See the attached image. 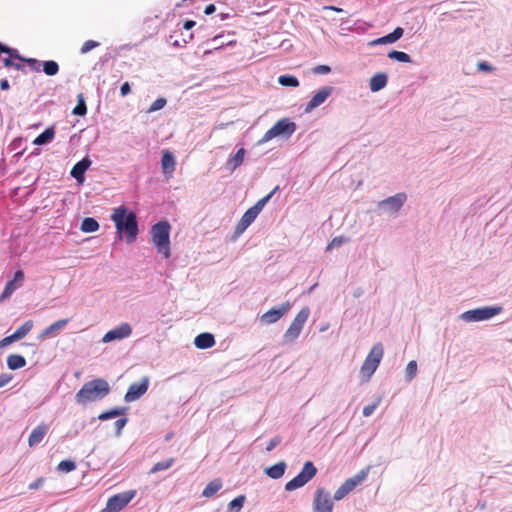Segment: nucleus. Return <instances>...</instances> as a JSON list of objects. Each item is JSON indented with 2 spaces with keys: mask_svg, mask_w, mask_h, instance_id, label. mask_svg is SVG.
<instances>
[{
  "mask_svg": "<svg viewBox=\"0 0 512 512\" xmlns=\"http://www.w3.org/2000/svg\"><path fill=\"white\" fill-rule=\"evenodd\" d=\"M111 219L115 223L118 233L125 234L127 242L131 243L136 239L138 235V224L134 212L127 213V208L120 206L113 209Z\"/></svg>",
  "mask_w": 512,
  "mask_h": 512,
  "instance_id": "obj_1",
  "label": "nucleus"
},
{
  "mask_svg": "<svg viewBox=\"0 0 512 512\" xmlns=\"http://www.w3.org/2000/svg\"><path fill=\"white\" fill-rule=\"evenodd\" d=\"M110 393L108 382L102 378L93 379L86 382L76 393V402L80 405L95 402L103 399Z\"/></svg>",
  "mask_w": 512,
  "mask_h": 512,
  "instance_id": "obj_2",
  "label": "nucleus"
},
{
  "mask_svg": "<svg viewBox=\"0 0 512 512\" xmlns=\"http://www.w3.org/2000/svg\"><path fill=\"white\" fill-rule=\"evenodd\" d=\"M170 229L168 221H160L151 228L152 242L164 258L170 257Z\"/></svg>",
  "mask_w": 512,
  "mask_h": 512,
  "instance_id": "obj_3",
  "label": "nucleus"
},
{
  "mask_svg": "<svg viewBox=\"0 0 512 512\" xmlns=\"http://www.w3.org/2000/svg\"><path fill=\"white\" fill-rule=\"evenodd\" d=\"M383 354L384 349L381 343H377L371 348L360 369L364 381H368L376 371L383 358Z\"/></svg>",
  "mask_w": 512,
  "mask_h": 512,
  "instance_id": "obj_4",
  "label": "nucleus"
},
{
  "mask_svg": "<svg viewBox=\"0 0 512 512\" xmlns=\"http://www.w3.org/2000/svg\"><path fill=\"white\" fill-rule=\"evenodd\" d=\"M309 315H310V310L308 307H303L297 313V315L294 317L290 326L288 327V329L286 330V332L283 335V340L285 343H292L299 337V335L304 327V324L308 320Z\"/></svg>",
  "mask_w": 512,
  "mask_h": 512,
  "instance_id": "obj_5",
  "label": "nucleus"
},
{
  "mask_svg": "<svg viewBox=\"0 0 512 512\" xmlns=\"http://www.w3.org/2000/svg\"><path fill=\"white\" fill-rule=\"evenodd\" d=\"M309 315H310V310L308 307H303L297 313V315L294 317L290 326L288 327V329L286 330V332L283 335V340L285 343H292L299 337V335L304 327V324L308 320Z\"/></svg>",
  "mask_w": 512,
  "mask_h": 512,
  "instance_id": "obj_6",
  "label": "nucleus"
},
{
  "mask_svg": "<svg viewBox=\"0 0 512 512\" xmlns=\"http://www.w3.org/2000/svg\"><path fill=\"white\" fill-rule=\"evenodd\" d=\"M502 311L501 306H485L462 313L461 318L466 322H478L488 320Z\"/></svg>",
  "mask_w": 512,
  "mask_h": 512,
  "instance_id": "obj_7",
  "label": "nucleus"
},
{
  "mask_svg": "<svg viewBox=\"0 0 512 512\" xmlns=\"http://www.w3.org/2000/svg\"><path fill=\"white\" fill-rule=\"evenodd\" d=\"M317 473V469L312 461H306L302 471L295 476L292 480L288 481L285 485L287 491H292L304 486L308 483Z\"/></svg>",
  "mask_w": 512,
  "mask_h": 512,
  "instance_id": "obj_8",
  "label": "nucleus"
},
{
  "mask_svg": "<svg viewBox=\"0 0 512 512\" xmlns=\"http://www.w3.org/2000/svg\"><path fill=\"white\" fill-rule=\"evenodd\" d=\"M317 473V469L312 461H306L302 471L295 476L292 480L288 481L285 485L287 491H292L304 486L308 483Z\"/></svg>",
  "mask_w": 512,
  "mask_h": 512,
  "instance_id": "obj_9",
  "label": "nucleus"
},
{
  "mask_svg": "<svg viewBox=\"0 0 512 512\" xmlns=\"http://www.w3.org/2000/svg\"><path fill=\"white\" fill-rule=\"evenodd\" d=\"M317 473V469L312 461H306L302 471L295 476L292 480L288 481L285 485L287 491H292L304 486L308 483Z\"/></svg>",
  "mask_w": 512,
  "mask_h": 512,
  "instance_id": "obj_10",
  "label": "nucleus"
},
{
  "mask_svg": "<svg viewBox=\"0 0 512 512\" xmlns=\"http://www.w3.org/2000/svg\"><path fill=\"white\" fill-rule=\"evenodd\" d=\"M296 130V124L287 118L277 121L263 136L262 141L268 142L280 135H292Z\"/></svg>",
  "mask_w": 512,
  "mask_h": 512,
  "instance_id": "obj_11",
  "label": "nucleus"
},
{
  "mask_svg": "<svg viewBox=\"0 0 512 512\" xmlns=\"http://www.w3.org/2000/svg\"><path fill=\"white\" fill-rule=\"evenodd\" d=\"M135 490H128L110 497L101 512H119L135 497Z\"/></svg>",
  "mask_w": 512,
  "mask_h": 512,
  "instance_id": "obj_12",
  "label": "nucleus"
},
{
  "mask_svg": "<svg viewBox=\"0 0 512 512\" xmlns=\"http://www.w3.org/2000/svg\"><path fill=\"white\" fill-rule=\"evenodd\" d=\"M334 503L328 491L317 488L314 493L312 512H333Z\"/></svg>",
  "mask_w": 512,
  "mask_h": 512,
  "instance_id": "obj_13",
  "label": "nucleus"
},
{
  "mask_svg": "<svg viewBox=\"0 0 512 512\" xmlns=\"http://www.w3.org/2000/svg\"><path fill=\"white\" fill-rule=\"evenodd\" d=\"M367 476V472L365 470H361L355 476L348 478L344 481V483L335 491L334 500H341L346 497L356 486L364 481Z\"/></svg>",
  "mask_w": 512,
  "mask_h": 512,
  "instance_id": "obj_14",
  "label": "nucleus"
},
{
  "mask_svg": "<svg viewBox=\"0 0 512 512\" xmlns=\"http://www.w3.org/2000/svg\"><path fill=\"white\" fill-rule=\"evenodd\" d=\"M149 387V378L143 377L139 383H132L125 396L124 399L126 402H133L139 399L142 395H144Z\"/></svg>",
  "mask_w": 512,
  "mask_h": 512,
  "instance_id": "obj_15",
  "label": "nucleus"
},
{
  "mask_svg": "<svg viewBox=\"0 0 512 512\" xmlns=\"http://www.w3.org/2000/svg\"><path fill=\"white\" fill-rule=\"evenodd\" d=\"M291 308V304L286 302L282 304L279 308H271L267 312H265L260 320L264 324H273L281 319Z\"/></svg>",
  "mask_w": 512,
  "mask_h": 512,
  "instance_id": "obj_16",
  "label": "nucleus"
},
{
  "mask_svg": "<svg viewBox=\"0 0 512 512\" xmlns=\"http://www.w3.org/2000/svg\"><path fill=\"white\" fill-rule=\"evenodd\" d=\"M132 333V328L128 323H122L120 326L108 331L102 338V342L108 343L114 340H120L129 337Z\"/></svg>",
  "mask_w": 512,
  "mask_h": 512,
  "instance_id": "obj_17",
  "label": "nucleus"
},
{
  "mask_svg": "<svg viewBox=\"0 0 512 512\" xmlns=\"http://www.w3.org/2000/svg\"><path fill=\"white\" fill-rule=\"evenodd\" d=\"M24 277V272L22 270H17L14 274V278L6 283L2 295L0 296V301H4L9 298L15 290L20 288L23 284Z\"/></svg>",
  "mask_w": 512,
  "mask_h": 512,
  "instance_id": "obj_18",
  "label": "nucleus"
},
{
  "mask_svg": "<svg viewBox=\"0 0 512 512\" xmlns=\"http://www.w3.org/2000/svg\"><path fill=\"white\" fill-rule=\"evenodd\" d=\"M6 49L9 51L3 52L4 54H7V57L3 59L4 67H13L16 70H23L24 66L22 62L24 61V57L19 54V51L17 49L10 48L8 46H6Z\"/></svg>",
  "mask_w": 512,
  "mask_h": 512,
  "instance_id": "obj_19",
  "label": "nucleus"
},
{
  "mask_svg": "<svg viewBox=\"0 0 512 512\" xmlns=\"http://www.w3.org/2000/svg\"><path fill=\"white\" fill-rule=\"evenodd\" d=\"M332 91L333 88L330 86L323 87L317 91L311 100L306 104L305 112L309 113L324 103L326 99L331 95Z\"/></svg>",
  "mask_w": 512,
  "mask_h": 512,
  "instance_id": "obj_20",
  "label": "nucleus"
},
{
  "mask_svg": "<svg viewBox=\"0 0 512 512\" xmlns=\"http://www.w3.org/2000/svg\"><path fill=\"white\" fill-rule=\"evenodd\" d=\"M407 197L405 193H398L394 196L388 197L387 199L379 203L380 208H385L391 212H397L405 203Z\"/></svg>",
  "mask_w": 512,
  "mask_h": 512,
  "instance_id": "obj_21",
  "label": "nucleus"
},
{
  "mask_svg": "<svg viewBox=\"0 0 512 512\" xmlns=\"http://www.w3.org/2000/svg\"><path fill=\"white\" fill-rule=\"evenodd\" d=\"M91 160L87 157L83 158L81 161L77 162L72 170H71V176L77 180L78 183L84 182V174L86 170L91 165Z\"/></svg>",
  "mask_w": 512,
  "mask_h": 512,
  "instance_id": "obj_22",
  "label": "nucleus"
},
{
  "mask_svg": "<svg viewBox=\"0 0 512 512\" xmlns=\"http://www.w3.org/2000/svg\"><path fill=\"white\" fill-rule=\"evenodd\" d=\"M257 216L258 213L254 211L252 208H249L239 220L236 226L235 233L237 235L242 234L252 224V222L256 219Z\"/></svg>",
  "mask_w": 512,
  "mask_h": 512,
  "instance_id": "obj_23",
  "label": "nucleus"
},
{
  "mask_svg": "<svg viewBox=\"0 0 512 512\" xmlns=\"http://www.w3.org/2000/svg\"><path fill=\"white\" fill-rule=\"evenodd\" d=\"M48 430L49 426L45 423H41L37 427H35L28 438L29 446L33 447L39 444L48 433Z\"/></svg>",
  "mask_w": 512,
  "mask_h": 512,
  "instance_id": "obj_24",
  "label": "nucleus"
},
{
  "mask_svg": "<svg viewBox=\"0 0 512 512\" xmlns=\"http://www.w3.org/2000/svg\"><path fill=\"white\" fill-rule=\"evenodd\" d=\"M68 322V319H60L52 323L50 326L46 327L42 331V333L40 334V338H47L57 335L59 331L62 330L68 324Z\"/></svg>",
  "mask_w": 512,
  "mask_h": 512,
  "instance_id": "obj_25",
  "label": "nucleus"
},
{
  "mask_svg": "<svg viewBox=\"0 0 512 512\" xmlns=\"http://www.w3.org/2000/svg\"><path fill=\"white\" fill-rule=\"evenodd\" d=\"M194 344L199 349H208L214 346L215 339L210 333H201L195 337Z\"/></svg>",
  "mask_w": 512,
  "mask_h": 512,
  "instance_id": "obj_26",
  "label": "nucleus"
},
{
  "mask_svg": "<svg viewBox=\"0 0 512 512\" xmlns=\"http://www.w3.org/2000/svg\"><path fill=\"white\" fill-rule=\"evenodd\" d=\"M404 30L401 27L394 29L392 33H389L383 37H380L373 41V44H390L399 40L403 36Z\"/></svg>",
  "mask_w": 512,
  "mask_h": 512,
  "instance_id": "obj_27",
  "label": "nucleus"
},
{
  "mask_svg": "<svg viewBox=\"0 0 512 512\" xmlns=\"http://www.w3.org/2000/svg\"><path fill=\"white\" fill-rule=\"evenodd\" d=\"M163 172L171 175L175 170V159L169 151H164L161 159Z\"/></svg>",
  "mask_w": 512,
  "mask_h": 512,
  "instance_id": "obj_28",
  "label": "nucleus"
},
{
  "mask_svg": "<svg viewBox=\"0 0 512 512\" xmlns=\"http://www.w3.org/2000/svg\"><path fill=\"white\" fill-rule=\"evenodd\" d=\"M387 75L385 73H377L370 79V90L377 92L387 85Z\"/></svg>",
  "mask_w": 512,
  "mask_h": 512,
  "instance_id": "obj_29",
  "label": "nucleus"
},
{
  "mask_svg": "<svg viewBox=\"0 0 512 512\" xmlns=\"http://www.w3.org/2000/svg\"><path fill=\"white\" fill-rule=\"evenodd\" d=\"M285 469H286V464H285V462L281 461V462H278L275 465L267 468L266 474L272 479H279L284 475Z\"/></svg>",
  "mask_w": 512,
  "mask_h": 512,
  "instance_id": "obj_30",
  "label": "nucleus"
},
{
  "mask_svg": "<svg viewBox=\"0 0 512 512\" xmlns=\"http://www.w3.org/2000/svg\"><path fill=\"white\" fill-rule=\"evenodd\" d=\"M7 365L11 370H16L26 365V360L22 355L11 354L7 358Z\"/></svg>",
  "mask_w": 512,
  "mask_h": 512,
  "instance_id": "obj_31",
  "label": "nucleus"
},
{
  "mask_svg": "<svg viewBox=\"0 0 512 512\" xmlns=\"http://www.w3.org/2000/svg\"><path fill=\"white\" fill-rule=\"evenodd\" d=\"M222 488V482L220 479H215L209 482L204 490L202 491V495L206 498H210L215 495Z\"/></svg>",
  "mask_w": 512,
  "mask_h": 512,
  "instance_id": "obj_32",
  "label": "nucleus"
},
{
  "mask_svg": "<svg viewBox=\"0 0 512 512\" xmlns=\"http://www.w3.org/2000/svg\"><path fill=\"white\" fill-rule=\"evenodd\" d=\"M54 135H55L54 128L53 127H49L47 129H45L44 132H42L40 135H38L34 139L33 144L34 145L46 144V143L50 142L54 138Z\"/></svg>",
  "mask_w": 512,
  "mask_h": 512,
  "instance_id": "obj_33",
  "label": "nucleus"
},
{
  "mask_svg": "<svg viewBox=\"0 0 512 512\" xmlns=\"http://www.w3.org/2000/svg\"><path fill=\"white\" fill-rule=\"evenodd\" d=\"M99 229V223L91 217L84 218L81 223V230L86 233L96 232Z\"/></svg>",
  "mask_w": 512,
  "mask_h": 512,
  "instance_id": "obj_34",
  "label": "nucleus"
},
{
  "mask_svg": "<svg viewBox=\"0 0 512 512\" xmlns=\"http://www.w3.org/2000/svg\"><path fill=\"white\" fill-rule=\"evenodd\" d=\"M244 156H245V150L243 148H240L234 155H232L229 158L228 164L234 170L243 163Z\"/></svg>",
  "mask_w": 512,
  "mask_h": 512,
  "instance_id": "obj_35",
  "label": "nucleus"
},
{
  "mask_svg": "<svg viewBox=\"0 0 512 512\" xmlns=\"http://www.w3.org/2000/svg\"><path fill=\"white\" fill-rule=\"evenodd\" d=\"M34 323L32 320L24 322L15 332L14 335L17 340L24 338L33 328Z\"/></svg>",
  "mask_w": 512,
  "mask_h": 512,
  "instance_id": "obj_36",
  "label": "nucleus"
},
{
  "mask_svg": "<svg viewBox=\"0 0 512 512\" xmlns=\"http://www.w3.org/2000/svg\"><path fill=\"white\" fill-rule=\"evenodd\" d=\"M43 71L48 76H54L59 72V65L56 61L53 60L44 61Z\"/></svg>",
  "mask_w": 512,
  "mask_h": 512,
  "instance_id": "obj_37",
  "label": "nucleus"
},
{
  "mask_svg": "<svg viewBox=\"0 0 512 512\" xmlns=\"http://www.w3.org/2000/svg\"><path fill=\"white\" fill-rule=\"evenodd\" d=\"M388 57L390 59H394V60H397V61L403 62V63L411 62L410 55H408L407 53L402 52V51L392 50L388 53Z\"/></svg>",
  "mask_w": 512,
  "mask_h": 512,
  "instance_id": "obj_38",
  "label": "nucleus"
},
{
  "mask_svg": "<svg viewBox=\"0 0 512 512\" xmlns=\"http://www.w3.org/2000/svg\"><path fill=\"white\" fill-rule=\"evenodd\" d=\"M278 82L282 85V86H287V87H297L299 86V81L298 79L293 76V75H282L278 78Z\"/></svg>",
  "mask_w": 512,
  "mask_h": 512,
  "instance_id": "obj_39",
  "label": "nucleus"
},
{
  "mask_svg": "<svg viewBox=\"0 0 512 512\" xmlns=\"http://www.w3.org/2000/svg\"><path fill=\"white\" fill-rule=\"evenodd\" d=\"M125 412V409H120V408H113L111 410H108V411H105L103 413H101L99 416H98V419L99 420H108V419H111V418H115L117 416H120L122 415L123 413Z\"/></svg>",
  "mask_w": 512,
  "mask_h": 512,
  "instance_id": "obj_40",
  "label": "nucleus"
},
{
  "mask_svg": "<svg viewBox=\"0 0 512 512\" xmlns=\"http://www.w3.org/2000/svg\"><path fill=\"white\" fill-rule=\"evenodd\" d=\"M174 461V458H169L165 461L157 462L150 470V473H157L159 471L169 469L174 464Z\"/></svg>",
  "mask_w": 512,
  "mask_h": 512,
  "instance_id": "obj_41",
  "label": "nucleus"
},
{
  "mask_svg": "<svg viewBox=\"0 0 512 512\" xmlns=\"http://www.w3.org/2000/svg\"><path fill=\"white\" fill-rule=\"evenodd\" d=\"M57 469L61 472L69 473L76 469V464L72 460H62L58 464Z\"/></svg>",
  "mask_w": 512,
  "mask_h": 512,
  "instance_id": "obj_42",
  "label": "nucleus"
},
{
  "mask_svg": "<svg viewBox=\"0 0 512 512\" xmlns=\"http://www.w3.org/2000/svg\"><path fill=\"white\" fill-rule=\"evenodd\" d=\"M277 190V187L271 191L269 194H267L265 197L261 198L254 206L251 208L256 211L258 214L261 212L263 207L266 205V203L270 200L274 192Z\"/></svg>",
  "mask_w": 512,
  "mask_h": 512,
  "instance_id": "obj_43",
  "label": "nucleus"
},
{
  "mask_svg": "<svg viewBox=\"0 0 512 512\" xmlns=\"http://www.w3.org/2000/svg\"><path fill=\"white\" fill-rule=\"evenodd\" d=\"M86 112H87V107H86L85 101L82 98V96H80L77 105L73 109V114L78 115V116H83L86 114Z\"/></svg>",
  "mask_w": 512,
  "mask_h": 512,
  "instance_id": "obj_44",
  "label": "nucleus"
},
{
  "mask_svg": "<svg viewBox=\"0 0 512 512\" xmlns=\"http://www.w3.org/2000/svg\"><path fill=\"white\" fill-rule=\"evenodd\" d=\"M100 46V43L98 41H95V40H87L83 43V45L81 46V49H80V52L82 54H86L88 53L89 51H91L92 49L94 48H97Z\"/></svg>",
  "mask_w": 512,
  "mask_h": 512,
  "instance_id": "obj_45",
  "label": "nucleus"
},
{
  "mask_svg": "<svg viewBox=\"0 0 512 512\" xmlns=\"http://www.w3.org/2000/svg\"><path fill=\"white\" fill-rule=\"evenodd\" d=\"M167 101L165 98H158L156 99L151 106L148 108L147 112L152 113L155 111H158L162 109L166 105Z\"/></svg>",
  "mask_w": 512,
  "mask_h": 512,
  "instance_id": "obj_46",
  "label": "nucleus"
},
{
  "mask_svg": "<svg viewBox=\"0 0 512 512\" xmlns=\"http://www.w3.org/2000/svg\"><path fill=\"white\" fill-rule=\"evenodd\" d=\"M417 373V363L412 360L407 364L406 367V377L408 380H412Z\"/></svg>",
  "mask_w": 512,
  "mask_h": 512,
  "instance_id": "obj_47",
  "label": "nucleus"
},
{
  "mask_svg": "<svg viewBox=\"0 0 512 512\" xmlns=\"http://www.w3.org/2000/svg\"><path fill=\"white\" fill-rule=\"evenodd\" d=\"M244 501H245V496L240 495V496L236 497L235 499H233L229 503V508L231 510H233V509L240 510L243 507Z\"/></svg>",
  "mask_w": 512,
  "mask_h": 512,
  "instance_id": "obj_48",
  "label": "nucleus"
},
{
  "mask_svg": "<svg viewBox=\"0 0 512 512\" xmlns=\"http://www.w3.org/2000/svg\"><path fill=\"white\" fill-rule=\"evenodd\" d=\"M379 404H380V399H378L376 402H374L372 404L366 405L362 411L363 416L369 417L370 415H372V413L376 410V408L379 406Z\"/></svg>",
  "mask_w": 512,
  "mask_h": 512,
  "instance_id": "obj_49",
  "label": "nucleus"
},
{
  "mask_svg": "<svg viewBox=\"0 0 512 512\" xmlns=\"http://www.w3.org/2000/svg\"><path fill=\"white\" fill-rule=\"evenodd\" d=\"M347 241L346 238L340 236V237H335L332 239V241L328 244L326 250L327 251H330L332 250L334 247H339L341 246L342 244H344L345 242Z\"/></svg>",
  "mask_w": 512,
  "mask_h": 512,
  "instance_id": "obj_50",
  "label": "nucleus"
},
{
  "mask_svg": "<svg viewBox=\"0 0 512 512\" xmlns=\"http://www.w3.org/2000/svg\"><path fill=\"white\" fill-rule=\"evenodd\" d=\"M23 62H26L30 66L31 69H33L37 72L40 71V62L37 59L24 57Z\"/></svg>",
  "mask_w": 512,
  "mask_h": 512,
  "instance_id": "obj_51",
  "label": "nucleus"
},
{
  "mask_svg": "<svg viewBox=\"0 0 512 512\" xmlns=\"http://www.w3.org/2000/svg\"><path fill=\"white\" fill-rule=\"evenodd\" d=\"M15 341H18L17 338L15 337L14 333L3 338L1 341H0V348H4L10 344H12L13 342Z\"/></svg>",
  "mask_w": 512,
  "mask_h": 512,
  "instance_id": "obj_52",
  "label": "nucleus"
},
{
  "mask_svg": "<svg viewBox=\"0 0 512 512\" xmlns=\"http://www.w3.org/2000/svg\"><path fill=\"white\" fill-rule=\"evenodd\" d=\"M281 437L280 436H274L268 443L267 447H266V450L268 452L272 451L278 444H280L281 442Z\"/></svg>",
  "mask_w": 512,
  "mask_h": 512,
  "instance_id": "obj_53",
  "label": "nucleus"
},
{
  "mask_svg": "<svg viewBox=\"0 0 512 512\" xmlns=\"http://www.w3.org/2000/svg\"><path fill=\"white\" fill-rule=\"evenodd\" d=\"M331 71V68L328 65H318L313 68V72L315 74H327Z\"/></svg>",
  "mask_w": 512,
  "mask_h": 512,
  "instance_id": "obj_54",
  "label": "nucleus"
},
{
  "mask_svg": "<svg viewBox=\"0 0 512 512\" xmlns=\"http://www.w3.org/2000/svg\"><path fill=\"white\" fill-rule=\"evenodd\" d=\"M126 423H127V419L126 418L118 419L115 422L116 432H117L118 435L121 433V430L124 428Z\"/></svg>",
  "mask_w": 512,
  "mask_h": 512,
  "instance_id": "obj_55",
  "label": "nucleus"
},
{
  "mask_svg": "<svg viewBox=\"0 0 512 512\" xmlns=\"http://www.w3.org/2000/svg\"><path fill=\"white\" fill-rule=\"evenodd\" d=\"M11 380H12V375L0 374V388L7 385Z\"/></svg>",
  "mask_w": 512,
  "mask_h": 512,
  "instance_id": "obj_56",
  "label": "nucleus"
},
{
  "mask_svg": "<svg viewBox=\"0 0 512 512\" xmlns=\"http://www.w3.org/2000/svg\"><path fill=\"white\" fill-rule=\"evenodd\" d=\"M478 69L485 72H491L493 67L487 62L483 61L478 63Z\"/></svg>",
  "mask_w": 512,
  "mask_h": 512,
  "instance_id": "obj_57",
  "label": "nucleus"
},
{
  "mask_svg": "<svg viewBox=\"0 0 512 512\" xmlns=\"http://www.w3.org/2000/svg\"><path fill=\"white\" fill-rule=\"evenodd\" d=\"M131 92V87L128 82H124L120 88L121 96H126Z\"/></svg>",
  "mask_w": 512,
  "mask_h": 512,
  "instance_id": "obj_58",
  "label": "nucleus"
},
{
  "mask_svg": "<svg viewBox=\"0 0 512 512\" xmlns=\"http://www.w3.org/2000/svg\"><path fill=\"white\" fill-rule=\"evenodd\" d=\"M43 482H44L43 478H38L37 480H35L31 484H29V489H31V490L38 489L42 486Z\"/></svg>",
  "mask_w": 512,
  "mask_h": 512,
  "instance_id": "obj_59",
  "label": "nucleus"
},
{
  "mask_svg": "<svg viewBox=\"0 0 512 512\" xmlns=\"http://www.w3.org/2000/svg\"><path fill=\"white\" fill-rule=\"evenodd\" d=\"M215 10H216L215 5H214V4H209V5H207V6L205 7V9H204V13H205L206 15H211V14H213V13L215 12Z\"/></svg>",
  "mask_w": 512,
  "mask_h": 512,
  "instance_id": "obj_60",
  "label": "nucleus"
},
{
  "mask_svg": "<svg viewBox=\"0 0 512 512\" xmlns=\"http://www.w3.org/2000/svg\"><path fill=\"white\" fill-rule=\"evenodd\" d=\"M195 26V21L193 20H186L183 24V28L186 30H190Z\"/></svg>",
  "mask_w": 512,
  "mask_h": 512,
  "instance_id": "obj_61",
  "label": "nucleus"
},
{
  "mask_svg": "<svg viewBox=\"0 0 512 512\" xmlns=\"http://www.w3.org/2000/svg\"><path fill=\"white\" fill-rule=\"evenodd\" d=\"M0 87L2 90H8L10 88L9 82L7 79H2L0 81Z\"/></svg>",
  "mask_w": 512,
  "mask_h": 512,
  "instance_id": "obj_62",
  "label": "nucleus"
},
{
  "mask_svg": "<svg viewBox=\"0 0 512 512\" xmlns=\"http://www.w3.org/2000/svg\"><path fill=\"white\" fill-rule=\"evenodd\" d=\"M329 9L334 10V11H338V12L341 11V9L333 7V6L329 7Z\"/></svg>",
  "mask_w": 512,
  "mask_h": 512,
  "instance_id": "obj_63",
  "label": "nucleus"
}]
</instances>
